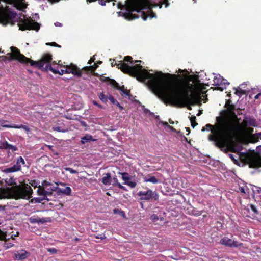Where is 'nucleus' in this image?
Masks as SVG:
<instances>
[{"instance_id": "1", "label": "nucleus", "mask_w": 261, "mask_h": 261, "mask_svg": "<svg viewBox=\"0 0 261 261\" xmlns=\"http://www.w3.org/2000/svg\"><path fill=\"white\" fill-rule=\"evenodd\" d=\"M171 77L175 79V75L163 74L157 72L154 80H152L150 87L156 94L162 97L164 102L179 107H187L191 110V105H195L196 96L199 90V79L196 76L193 80L192 76L187 74L183 77L184 81H178L172 83Z\"/></svg>"}, {"instance_id": "2", "label": "nucleus", "mask_w": 261, "mask_h": 261, "mask_svg": "<svg viewBox=\"0 0 261 261\" xmlns=\"http://www.w3.org/2000/svg\"><path fill=\"white\" fill-rule=\"evenodd\" d=\"M229 115L231 118L216 117L217 123L214 125L207 124L205 127L210 130V140H215L221 144H227L234 148L236 140H242L249 138L252 142H256L261 139V133L253 135V129L249 126H255L256 121L254 118H246L240 123L234 110L233 105L226 103Z\"/></svg>"}, {"instance_id": "3", "label": "nucleus", "mask_w": 261, "mask_h": 261, "mask_svg": "<svg viewBox=\"0 0 261 261\" xmlns=\"http://www.w3.org/2000/svg\"><path fill=\"white\" fill-rule=\"evenodd\" d=\"M164 4L165 5V7H167L169 5L168 0H162L160 1L159 3L154 4L151 3V0H134L127 4L126 5H123L120 3H118L117 4V7L121 9L125 8V12H119L118 13L119 16H123L126 19L129 20L139 17L138 15L133 14L132 12H139L142 10L148 9L149 10L147 11V15H145L144 13H142L141 14L143 19L146 20L148 17L150 18L155 17V14L151 11L152 8L158 6H159L160 8H161L162 5Z\"/></svg>"}, {"instance_id": "4", "label": "nucleus", "mask_w": 261, "mask_h": 261, "mask_svg": "<svg viewBox=\"0 0 261 261\" xmlns=\"http://www.w3.org/2000/svg\"><path fill=\"white\" fill-rule=\"evenodd\" d=\"M125 62H129V64H127L122 61H120L118 64L114 62L111 63V66H117L118 69H120L125 73H127L130 75L136 77L139 81H145L147 80L148 85L150 87L152 83V80H154L156 76L157 72L154 74L150 73L146 69H142V66L139 64H135L141 62L140 60L133 61L130 56H126L124 58Z\"/></svg>"}, {"instance_id": "5", "label": "nucleus", "mask_w": 261, "mask_h": 261, "mask_svg": "<svg viewBox=\"0 0 261 261\" xmlns=\"http://www.w3.org/2000/svg\"><path fill=\"white\" fill-rule=\"evenodd\" d=\"M10 48L11 53L7 54L9 59H15L23 63H30L31 66H36L44 71L50 70L55 74L63 75L66 73V68H64L59 70L51 66L50 62L52 60V56L50 54H45L39 61H34L22 55L16 47L12 46Z\"/></svg>"}, {"instance_id": "6", "label": "nucleus", "mask_w": 261, "mask_h": 261, "mask_svg": "<svg viewBox=\"0 0 261 261\" xmlns=\"http://www.w3.org/2000/svg\"><path fill=\"white\" fill-rule=\"evenodd\" d=\"M208 140L211 141H214L215 144L219 146H227L230 151L236 153V154H229V158L233 161V162L240 166L247 164L250 168H257L261 167V157L256 154H248V153H242L240 151L242 150V147L241 145L238 144L237 142L240 140H236L234 144V148L227 144H221L215 140Z\"/></svg>"}, {"instance_id": "7", "label": "nucleus", "mask_w": 261, "mask_h": 261, "mask_svg": "<svg viewBox=\"0 0 261 261\" xmlns=\"http://www.w3.org/2000/svg\"><path fill=\"white\" fill-rule=\"evenodd\" d=\"M7 4L20 10L25 9L27 4L25 0H0V23L3 25L8 24L13 25L15 23L16 13L11 11Z\"/></svg>"}, {"instance_id": "8", "label": "nucleus", "mask_w": 261, "mask_h": 261, "mask_svg": "<svg viewBox=\"0 0 261 261\" xmlns=\"http://www.w3.org/2000/svg\"><path fill=\"white\" fill-rule=\"evenodd\" d=\"M33 190L28 185H16L11 187L0 188V199L12 198L28 199L32 197Z\"/></svg>"}, {"instance_id": "9", "label": "nucleus", "mask_w": 261, "mask_h": 261, "mask_svg": "<svg viewBox=\"0 0 261 261\" xmlns=\"http://www.w3.org/2000/svg\"><path fill=\"white\" fill-rule=\"evenodd\" d=\"M19 29L22 31L25 30H35L38 31L40 28L39 24L35 22L30 18H26L23 19H21L18 24Z\"/></svg>"}, {"instance_id": "10", "label": "nucleus", "mask_w": 261, "mask_h": 261, "mask_svg": "<svg viewBox=\"0 0 261 261\" xmlns=\"http://www.w3.org/2000/svg\"><path fill=\"white\" fill-rule=\"evenodd\" d=\"M25 162L21 156L18 157L16 160V163L11 167L5 168L3 172L5 173H10L18 172L21 170L22 165H25Z\"/></svg>"}, {"instance_id": "11", "label": "nucleus", "mask_w": 261, "mask_h": 261, "mask_svg": "<svg viewBox=\"0 0 261 261\" xmlns=\"http://www.w3.org/2000/svg\"><path fill=\"white\" fill-rule=\"evenodd\" d=\"M138 195L140 197L141 200H150L152 198L155 200H158L159 198L158 193L149 189L146 191H139L138 193Z\"/></svg>"}, {"instance_id": "12", "label": "nucleus", "mask_w": 261, "mask_h": 261, "mask_svg": "<svg viewBox=\"0 0 261 261\" xmlns=\"http://www.w3.org/2000/svg\"><path fill=\"white\" fill-rule=\"evenodd\" d=\"M220 243L221 245L229 247H238L242 245V243H240L236 241L230 239L227 237L222 238L220 241Z\"/></svg>"}, {"instance_id": "13", "label": "nucleus", "mask_w": 261, "mask_h": 261, "mask_svg": "<svg viewBox=\"0 0 261 261\" xmlns=\"http://www.w3.org/2000/svg\"><path fill=\"white\" fill-rule=\"evenodd\" d=\"M8 122V121L6 120H0V126L6 128H22L24 130H25L27 132H28L30 131V129L29 127H28L26 125H23L22 124L21 125H8L6 124V123Z\"/></svg>"}, {"instance_id": "14", "label": "nucleus", "mask_w": 261, "mask_h": 261, "mask_svg": "<svg viewBox=\"0 0 261 261\" xmlns=\"http://www.w3.org/2000/svg\"><path fill=\"white\" fill-rule=\"evenodd\" d=\"M50 220L51 219L49 217L41 218L36 216H32L29 218V222L32 224H43L46 222H50Z\"/></svg>"}, {"instance_id": "15", "label": "nucleus", "mask_w": 261, "mask_h": 261, "mask_svg": "<svg viewBox=\"0 0 261 261\" xmlns=\"http://www.w3.org/2000/svg\"><path fill=\"white\" fill-rule=\"evenodd\" d=\"M110 84H111L113 86H114L117 89L120 90L122 92V95H125L129 96V91L125 89L124 86L120 87L119 86L118 83H117L114 80L109 79Z\"/></svg>"}, {"instance_id": "16", "label": "nucleus", "mask_w": 261, "mask_h": 261, "mask_svg": "<svg viewBox=\"0 0 261 261\" xmlns=\"http://www.w3.org/2000/svg\"><path fill=\"white\" fill-rule=\"evenodd\" d=\"M63 68H66V73H72L79 76L81 75V71L74 65L66 66Z\"/></svg>"}, {"instance_id": "17", "label": "nucleus", "mask_w": 261, "mask_h": 261, "mask_svg": "<svg viewBox=\"0 0 261 261\" xmlns=\"http://www.w3.org/2000/svg\"><path fill=\"white\" fill-rule=\"evenodd\" d=\"M29 253L23 250H21L20 251H17L14 253V258L17 260H22L25 259L28 256Z\"/></svg>"}, {"instance_id": "18", "label": "nucleus", "mask_w": 261, "mask_h": 261, "mask_svg": "<svg viewBox=\"0 0 261 261\" xmlns=\"http://www.w3.org/2000/svg\"><path fill=\"white\" fill-rule=\"evenodd\" d=\"M71 193V189L69 187H66L65 189H62L58 187L57 193L58 195L61 194L66 195H70Z\"/></svg>"}, {"instance_id": "19", "label": "nucleus", "mask_w": 261, "mask_h": 261, "mask_svg": "<svg viewBox=\"0 0 261 261\" xmlns=\"http://www.w3.org/2000/svg\"><path fill=\"white\" fill-rule=\"evenodd\" d=\"M112 181V177L110 173H108L103 175L101 179L102 182L106 186H109L111 184Z\"/></svg>"}, {"instance_id": "20", "label": "nucleus", "mask_w": 261, "mask_h": 261, "mask_svg": "<svg viewBox=\"0 0 261 261\" xmlns=\"http://www.w3.org/2000/svg\"><path fill=\"white\" fill-rule=\"evenodd\" d=\"M37 192L38 195L44 197L45 199L47 200V195H49V192L46 191L43 187L39 186Z\"/></svg>"}, {"instance_id": "21", "label": "nucleus", "mask_w": 261, "mask_h": 261, "mask_svg": "<svg viewBox=\"0 0 261 261\" xmlns=\"http://www.w3.org/2000/svg\"><path fill=\"white\" fill-rule=\"evenodd\" d=\"M223 80V77L221 76L220 74H217L214 78V85L221 86L222 85V82Z\"/></svg>"}, {"instance_id": "22", "label": "nucleus", "mask_w": 261, "mask_h": 261, "mask_svg": "<svg viewBox=\"0 0 261 261\" xmlns=\"http://www.w3.org/2000/svg\"><path fill=\"white\" fill-rule=\"evenodd\" d=\"M95 140H96V139H93L91 135H89V134H86L85 136L81 138V141L82 144H84L88 142L95 141Z\"/></svg>"}, {"instance_id": "23", "label": "nucleus", "mask_w": 261, "mask_h": 261, "mask_svg": "<svg viewBox=\"0 0 261 261\" xmlns=\"http://www.w3.org/2000/svg\"><path fill=\"white\" fill-rule=\"evenodd\" d=\"M145 182H150L153 184H157L160 182L159 180L156 179L154 176H145L143 178Z\"/></svg>"}, {"instance_id": "24", "label": "nucleus", "mask_w": 261, "mask_h": 261, "mask_svg": "<svg viewBox=\"0 0 261 261\" xmlns=\"http://www.w3.org/2000/svg\"><path fill=\"white\" fill-rule=\"evenodd\" d=\"M112 180L113 181V186H117L118 188H119L121 189L126 190V188L125 187L122 186L121 184H120L116 177V176L114 177Z\"/></svg>"}, {"instance_id": "25", "label": "nucleus", "mask_w": 261, "mask_h": 261, "mask_svg": "<svg viewBox=\"0 0 261 261\" xmlns=\"http://www.w3.org/2000/svg\"><path fill=\"white\" fill-rule=\"evenodd\" d=\"M119 174L121 175L122 179L124 181V182H127L131 179V177L126 172H119Z\"/></svg>"}, {"instance_id": "26", "label": "nucleus", "mask_w": 261, "mask_h": 261, "mask_svg": "<svg viewBox=\"0 0 261 261\" xmlns=\"http://www.w3.org/2000/svg\"><path fill=\"white\" fill-rule=\"evenodd\" d=\"M46 200L45 197H36L34 198L33 199H31L30 201V202L31 203H40L41 201Z\"/></svg>"}, {"instance_id": "27", "label": "nucleus", "mask_w": 261, "mask_h": 261, "mask_svg": "<svg viewBox=\"0 0 261 261\" xmlns=\"http://www.w3.org/2000/svg\"><path fill=\"white\" fill-rule=\"evenodd\" d=\"M222 84H223L222 85H221L220 87H218V90H220L221 91H223V89L226 88V86H228L229 84V83L227 81V80L224 79V78H223V82H222Z\"/></svg>"}, {"instance_id": "28", "label": "nucleus", "mask_w": 261, "mask_h": 261, "mask_svg": "<svg viewBox=\"0 0 261 261\" xmlns=\"http://www.w3.org/2000/svg\"><path fill=\"white\" fill-rule=\"evenodd\" d=\"M98 97L103 102L106 103L109 97L106 96L103 93H100L98 94Z\"/></svg>"}, {"instance_id": "29", "label": "nucleus", "mask_w": 261, "mask_h": 261, "mask_svg": "<svg viewBox=\"0 0 261 261\" xmlns=\"http://www.w3.org/2000/svg\"><path fill=\"white\" fill-rule=\"evenodd\" d=\"M235 89V94L239 96H241L242 95L246 94V91L245 90H242L240 87H238Z\"/></svg>"}, {"instance_id": "30", "label": "nucleus", "mask_w": 261, "mask_h": 261, "mask_svg": "<svg viewBox=\"0 0 261 261\" xmlns=\"http://www.w3.org/2000/svg\"><path fill=\"white\" fill-rule=\"evenodd\" d=\"M53 129L58 132L65 133L68 131L67 128H61L60 126H55L53 127Z\"/></svg>"}, {"instance_id": "31", "label": "nucleus", "mask_w": 261, "mask_h": 261, "mask_svg": "<svg viewBox=\"0 0 261 261\" xmlns=\"http://www.w3.org/2000/svg\"><path fill=\"white\" fill-rule=\"evenodd\" d=\"M124 184L126 185L131 188H135L137 185L135 181H130V180L127 182H124Z\"/></svg>"}, {"instance_id": "32", "label": "nucleus", "mask_w": 261, "mask_h": 261, "mask_svg": "<svg viewBox=\"0 0 261 261\" xmlns=\"http://www.w3.org/2000/svg\"><path fill=\"white\" fill-rule=\"evenodd\" d=\"M108 99H109L113 105H116L117 106H119V102L117 101L116 99H115L114 97L111 95H109Z\"/></svg>"}, {"instance_id": "33", "label": "nucleus", "mask_w": 261, "mask_h": 261, "mask_svg": "<svg viewBox=\"0 0 261 261\" xmlns=\"http://www.w3.org/2000/svg\"><path fill=\"white\" fill-rule=\"evenodd\" d=\"M57 188L58 187H47L46 189V191H48L49 192V195H50L52 194L53 191H56L57 192Z\"/></svg>"}, {"instance_id": "34", "label": "nucleus", "mask_w": 261, "mask_h": 261, "mask_svg": "<svg viewBox=\"0 0 261 261\" xmlns=\"http://www.w3.org/2000/svg\"><path fill=\"white\" fill-rule=\"evenodd\" d=\"M9 143L7 141L0 143V148L3 149H8Z\"/></svg>"}, {"instance_id": "35", "label": "nucleus", "mask_w": 261, "mask_h": 261, "mask_svg": "<svg viewBox=\"0 0 261 261\" xmlns=\"http://www.w3.org/2000/svg\"><path fill=\"white\" fill-rule=\"evenodd\" d=\"M42 186L44 189H46L48 187L51 186V183L47 181L46 180H43L42 182Z\"/></svg>"}, {"instance_id": "36", "label": "nucleus", "mask_w": 261, "mask_h": 261, "mask_svg": "<svg viewBox=\"0 0 261 261\" xmlns=\"http://www.w3.org/2000/svg\"><path fill=\"white\" fill-rule=\"evenodd\" d=\"M64 169L66 171H69L71 174H76V173H78L77 171H76L71 168L67 167V168H65Z\"/></svg>"}, {"instance_id": "37", "label": "nucleus", "mask_w": 261, "mask_h": 261, "mask_svg": "<svg viewBox=\"0 0 261 261\" xmlns=\"http://www.w3.org/2000/svg\"><path fill=\"white\" fill-rule=\"evenodd\" d=\"M7 149L11 150L12 151H16V150H17V148L16 146L9 144Z\"/></svg>"}, {"instance_id": "38", "label": "nucleus", "mask_w": 261, "mask_h": 261, "mask_svg": "<svg viewBox=\"0 0 261 261\" xmlns=\"http://www.w3.org/2000/svg\"><path fill=\"white\" fill-rule=\"evenodd\" d=\"M97 67V65H95V64L94 66H90L89 67H86L85 68L86 69H89V70L91 71H94Z\"/></svg>"}, {"instance_id": "39", "label": "nucleus", "mask_w": 261, "mask_h": 261, "mask_svg": "<svg viewBox=\"0 0 261 261\" xmlns=\"http://www.w3.org/2000/svg\"><path fill=\"white\" fill-rule=\"evenodd\" d=\"M150 218H151V219L153 222H156V221H158L159 220L158 216L156 215H155V214H153V215H151Z\"/></svg>"}, {"instance_id": "40", "label": "nucleus", "mask_w": 261, "mask_h": 261, "mask_svg": "<svg viewBox=\"0 0 261 261\" xmlns=\"http://www.w3.org/2000/svg\"><path fill=\"white\" fill-rule=\"evenodd\" d=\"M47 251L51 254L56 253L57 251V249L54 248H49L47 249Z\"/></svg>"}, {"instance_id": "41", "label": "nucleus", "mask_w": 261, "mask_h": 261, "mask_svg": "<svg viewBox=\"0 0 261 261\" xmlns=\"http://www.w3.org/2000/svg\"><path fill=\"white\" fill-rule=\"evenodd\" d=\"M96 238H98V239H100L101 240H103V239H105L106 238V237L105 236V235L104 234H100V235H98V236H97L95 237Z\"/></svg>"}, {"instance_id": "42", "label": "nucleus", "mask_w": 261, "mask_h": 261, "mask_svg": "<svg viewBox=\"0 0 261 261\" xmlns=\"http://www.w3.org/2000/svg\"><path fill=\"white\" fill-rule=\"evenodd\" d=\"M93 103L94 105L95 106H97L98 108H100V109H103V107H102V105H100V104H98L96 101H93Z\"/></svg>"}, {"instance_id": "43", "label": "nucleus", "mask_w": 261, "mask_h": 261, "mask_svg": "<svg viewBox=\"0 0 261 261\" xmlns=\"http://www.w3.org/2000/svg\"><path fill=\"white\" fill-rule=\"evenodd\" d=\"M251 210H252V211L254 212V213H255V214L257 213V209L254 205H251Z\"/></svg>"}, {"instance_id": "44", "label": "nucleus", "mask_w": 261, "mask_h": 261, "mask_svg": "<svg viewBox=\"0 0 261 261\" xmlns=\"http://www.w3.org/2000/svg\"><path fill=\"white\" fill-rule=\"evenodd\" d=\"M46 44L47 45H51L54 46L60 47V46L59 45H58L56 42H51L50 43H46Z\"/></svg>"}, {"instance_id": "45", "label": "nucleus", "mask_w": 261, "mask_h": 261, "mask_svg": "<svg viewBox=\"0 0 261 261\" xmlns=\"http://www.w3.org/2000/svg\"><path fill=\"white\" fill-rule=\"evenodd\" d=\"M168 129H170V130H171V131H172V132H176L175 129V128H174L173 127H172V126H170V125H169V126H168Z\"/></svg>"}, {"instance_id": "46", "label": "nucleus", "mask_w": 261, "mask_h": 261, "mask_svg": "<svg viewBox=\"0 0 261 261\" xmlns=\"http://www.w3.org/2000/svg\"><path fill=\"white\" fill-rule=\"evenodd\" d=\"M191 123V126L193 128L198 124L197 123H196L195 121L192 122Z\"/></svg>"}, {"instance_id": "47", "label": "nucleus", "mask_w": 261, "mask_h": 261, "mask_svg": "<svg viewBox=\"0 0 261 261\" xmlns=\"http://www.w3.org/2000/svg\"><path fill=\"white\" fill-rule=\"evenodd\" d=\"M196 117L195 116H192L190 119L191 122L195 121Z\"/></svg>"}, {"instance_id": "48", "label": "nucleus", "mask_w": 261, "mask_h": 261, "mask_svg": "<svg viewBox=\"0 0 261 261\" xmlns=\"http://www.w3.org/2000/svg\"><path fill=\"white\" fill-rule=\"evenodd\" d=\"M95 60V58L93 57V58H91L88 62L89 64H91L93 62H94Z\"/></svg>"}, {"instance_id": "49", "label": "nucleus", "mask_w": 261, "mask_h": 261, "mask_svg": "<svg viewBox=\"0 0 261 261\" xmlns=\"http://www.w3.org/2000/svg\"><path fill=\"white\" fill-rule=\"evenodd\" d=\"M95 60V58L93 57V58H91L88 62L89 64H91L93 62H94Z\"/></svg>"}, {"instance_id": "50", "label": "nucleus", "mask_w": 261, "mask_h": 261, "mask_svg": "<svg viewBox=\"0 0 261 261\" xmlns=\"http://www.w3.org/2000/svg\"><path fill=\"white\" fill-rule=\"evenodd\" d=\"M55 25L56 27H61L62 26V24L60 22H56L55 23Z\"/></svg>"}, {"instance_id": "51", "label": "nucleus", "mask_w": 261, "mask_h": 261, "mask_svg": "<svg viewBox=\"0 0 261 261\" xmlns=\"http://www.w3.org/2000/svg\"><path fill=\"white\" fill-rule=\"evenodd\" d=\"M6 247L7 248H9L12 247L13 246V244H12L11 243H7V244H6Z\"/></svg>"}, {"instance_id": "52", "label": "nucleus", "mask_w": 261, "mask_h": 261, "mask_svg": "<svg viewBox=\"0 0 261 261\" xmlns=\"http://www.w3.org/2000/svg\"><path fill=\"white\" fill-rule=\"evenodd\" d=\"M161 123L163 124V125L164 126H165L167 127V128H168V126H169V125L168 124L167 122H162Z\"/></svg>"}, {"instance_id": "53", "label": "nucleus", "mask_w": 261, "mask_h": 261, "mask_svg": "<svg viewBox=\"0 0 261 261\" xmlns=\"http://www.w3.org/2000/svg\"><path fill=\"white\" fill-rule=\"evenodd\" d=\"M260 96H261V93H258L257 95H256L254 97L255 99H258Z\"/></svg>"}, {"instance_id": "54", "label": "nucleus", "mask_w": 261, "mask_h": 261, "mask_svg": "<svg viewBox=\"0 0 261 261\" xmlns=\"http://www.w3.org/2000/svg\"><path fill=\"white\" fill-rule=\"evenodd\" d=\"M49 2L51 3H56L59 2L60 0H48Z\"/></svg>"}, {"instance_id": "55", "label": "nucleus", "mask_w": 261, "mask_h": 261, "mask_svg": "<svg viewBox=\"0 0 261 261\" xmlns=\"http://www.w3.org/2000/svg\"><path fill=\"white\" fill-rule=\"evenodd\" d=\"M5 210V206L0 205V211H4Z\"/></svg>"}, {"instance_id": "56", "label": "nucleus", "mask_w": 261, "mask_h": 261, "mask_svg": "<svg viewBox=\"0 0 261 261\" xmlns=\"http://www.w3.org/2000/svg\"><path fill=\"white\" fill-rule=\"evenodd\" d=\"M169 122L170 124H173L174 123V122L171 119L169 120Z\"/></svg>"}, {"instance_id": "57", "label": "nucleus", "mask_w": 261, "mask_h": 261, "mask_svg": "<svg viewBox=\"0 0 261 261\" xmlns=\"http://www.w3.org/2000/svg\"><path fill=\"white\" fill-rule=\"evenodd\" d=\"M117 107H118L120 110H122L123 109V107L121 106L120 104L119 106H117Z\"/></svg>"}, {"instance_id": "58", "label": "nucleus", "mask_w": 261, "mask_h": 261, "mask_svg": "<svg viewBox=\"0 0 261 261\" xmlns=\"http://www.w3.org/2000/svg\"><path fill=\"white\" fill-rule=\"evenodd\" d=\"M56 184L58 185H59L58 183H56ZM59 185H62V186H65V184L64 183L60 182Z\"/></svg>"}, {"instance_id": "59", "label": "nucleus", "mask_w": 261, "mask_h": 261, "mask_svg": "<svg viewBox=\"0 0 261 261\" xmlns=\"http://www.w3.org/2000/svg\"><path fill=\"white\" fill-rule=\"evenodd\" d=\"M4 234L0 236V239H2V240L4 239Z\"/></svg>"}, {"instance_id": "60", "label": "nucleus", "mask_w": 261, "mask_h": 261, "mask_svg": "<svg viewBox=\"0 0 261 261\" xmlns=\"http://www.w3.org/2000/svg\"><path fill=\"white\" fill-rule=\"evenodd\" d=\"M178 71H179V72H185V71L187 72V71H186V70H181V69H179Z\"/></svg>"}, {"instance_id": "61", "label": "nucleus", "mask_w": 261, "mask_h": 261, "mask_svg": "<svg viewBox=\"0 0 261 261\" xmlns=\"http://www.w3.org/2000/svg\"><path fill=\"white\" fill-rule=\"evenodd\" d=\"M185 128L186 129L187 131V132H188V134H189V132H190V129H189V128H187V127H186Z\"/></svg>"}, {"instance_id": "62", "label": "nucleus", "mask_w": 261, "mask_h": 261, "mask_svg": "<svg viewBox=\"0 0 261 261\" xmlns=\"http://www.w3.org/2000/svg\"><path fill=\"white\" fill-rule=\"evenodd\" d=\"M241 191L242 192H243V193H245L244 189L243 188H241Z\"/></svg>"}, {"instance_id": "63", "label": "nucleus", "mask_w": 261, "mask_h": 261, "mask_svg": "<svg viewBox=\"0 0 261 261\" xmlns=\"http://www.w3.org/2000/svg\"><path fill=\"white\" fill-rule=\"evenodd\" d=\"M202 113V112L200 111L197 114V116H199L200 115H201V114Z\"/></svg>"}, {"instance_id": "64", "label": "nucleus", "mask_w": 261, "mask_h": 261, "mask_svg": "<svg viewBox=\"0 0 261 261\" xmlns=\"http://www.w3.org/2000/svg\"><path fill=\"white\" fill-rule=\"evenodd\" d=\"M205 128L203 127L201 130H202V132H204V131H205Z\"/></svg>"}]
</instances>
